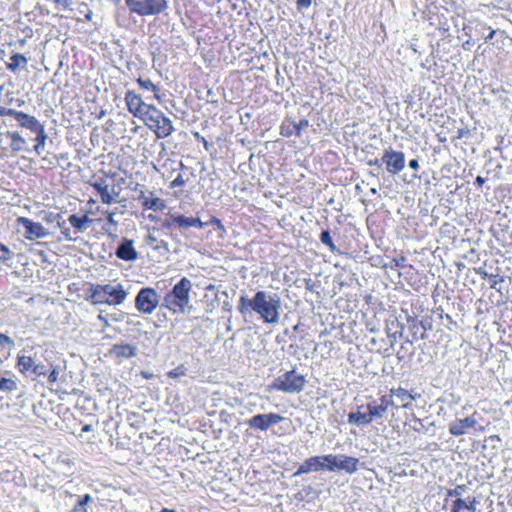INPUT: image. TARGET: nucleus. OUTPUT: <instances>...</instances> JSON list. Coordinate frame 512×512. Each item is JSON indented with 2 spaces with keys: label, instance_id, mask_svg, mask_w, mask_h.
<instances>
[{
  "label": "nucleus",
  "instance_id": "47",
  "mask_svg": "<svg viewBox=\"0 0 512 512\" xmlns=\"http://www.w3.org/2000/svg\"><path fill=\"white\" fill-rule=\"evenodd\" d=\"M193 227H199L201 229L204 227V223L201 222L199 218H193Z\"/></svg>",
  "mask_w": 512,
  "mask_h": 512
},
{
  "label": "nucleus",
  "instance_id": "41",
  "mask_svg": "<svg viewBox=\"0 0 512 512\" xmlns=\"http://www.w3.org/2000/svg\"><path fill=\"white\" fill-rule=\"evenodd\" d=\"M463 491H464V486H457L455 489L449 491V495L460 498Z\"/></svg>",
  "mask_w": 512,
  "mask_h": 512
},
{
  "label": "nucleus",
  "instance_id": "34",
  "mask_svg": "<svg viewBox=\"0 0 512 512\" xmlns=\"http://www.w3.org/2000/svg\"><path fill=\"white\" fill-rule=\"evenodd\" d=\"M61 372H62V370L59 365H55V366L51 365V371L48 374V382L50 384H55L56 382H58L61 379V377H60Z\"/></svg>",
  "mask_w": 512,
  "mask_h": 512
},
{
  "label": "nucleus",
  "instance_id": "49",
  "mask_svg": "<svg viewBox=\"0 0 512 512\" xmlns=\"http://www.w3.org/2000/svg\"><path fill=\"white\" fill-rule=\"evenodd\" d=\"M409 167H410L411 169H414V170L418 169V168H419V163H418V161H417L416 159H412V160H410V162H409Z\"/></svg>",
  "mask_w": 512,
  "mask_h": 512
},
{
  "label": "nucleus",
  "instance_id": "35",
  "mask_svg": "<svg viewBox=\"0 0 512 512\" xmlns=\"http://www.w3.org/2000/svg\"><path fill=\"white\" fill-rule=\"evenodd\" d=\"M150 105H151V104H147V103H145V102H144V103H142V104L139 106V108L137 109V111H134L133 115H134L135 117H138V118L142 119V117L144 116V113L146 112V110H148V109H149V106H150Z\"/></svg>",
  "mask_w": 512,
  "mask_h": 512
},
{
  "label": "nucleus",
  "instance_id": "44",
  "mask_svg": "<svg viewBox=\"0 0 512 512\" xmlns=\"http://www.w3.org/2000/svg\"><path fill=\"white\" fill-rule=\"evenodd\" d=\"M107 214V221L109 224L111 225H114V226H117L118 225V221L115 220L114 218V213L113 212H106Z\"/></svg>",
  "mask_w": 512,
  "mask_h": 512
},
{
  "label": "nucleus",
  "instance_id": "3",
  "mask_svg": "<svg viewBox=\"0 0 512 512\" xmlns=\"http://www.w3.org/2000/svg\"><path fill=\"white\" fill-rule=\"evenodd\" d=\"M128 292L120 283L98 284L92 288L91 298L95 303L121 305L127 298Z\"/></svg>",
  "mask_w": 512,
  "mask_h": 512
},
{
  "label": "nucleus",
  "instance_id": "26",
  "mask_svg": "<svg viewBox=\"0 0 512 512\" xmlns=\"http://www.w3.org/2000/svg\"><path fill=\"white\" fill-rule=\"evenodd\" d=\"M34 361L30 356L18 355L17 367L19 371L25 374L30 369H33Z\"/></svg>",
  "mask_w": 512,
  "mask_h": 512
},
{
  "label": "nucleus",
  "instance_id": "23",
  "mask_svg": "<svg viewBox=\"0 0 512 512\" xmlns=\"http://www.w3.org/2000/svg\"><path fill=\"white\" fill-rule=\"evenodd\" d=\"M69 223L77 229L79 232H84L88 224L92 221L87 215H84L83 217H78L77 215H70L69 216Z\"/></svg>",
  "mask_w": 512,
  "mask_h": 512
},
{
  "label": "nucleus",
  "instance_id": "50",
  "mask_svg": "<svg viewBox=\"0 0 512 512\" xmlns=\"http://www.w3.org/2000/svg\"><path fill=\"white\" fill-rule=\"evenodd\" d=\"M183 372H178L177 370H174V371H170L168 373V376L171 377V378H176L178 377L179 375H182Z\"/></svg>",
  "mask_w": 512,
  "mask_h": 512
},
{
  "label": "nucleus",
  "instance_id": "25",
  "mask_svg": "<svg viewBox=\"0 0 512 512\" xmlns=\"http://www.w3.org/2000/svg\"><path fill=\"white\" fill-rule=\"evenodd\" d=\"M27 58L22 54H13L10 57V62L7 64V68L11 71H15L17 68H24L27 65Z\"/></svg>",
  "mask_w": 512,
  "mask_h": 512
},
{
  "label": "nucleus",
  "instance_id": "8",
  "mask_svg": "<svg viewBox=\"0 0 512 512\" xmlns=\"http://www.w3.org/2000/svg\"><path fill=\"white\" fill-rule=\"evenodd\" d=\"M17 225L22 226L23 231L19 230L23 236L30 241L46 238L49 232L44 226L38 222H34L26 217H18Z\"/></svg>",
  "mask_w": 512,
  "mask_h": 512
},
{
  "label": "nucleus",
  "instance_id": "7",
  "mask_svg": "<svg viewBox=\"0 0 512 512\" xmlns=\"http://www.w3.org/2000/svg\"><path fill=\"white\" fill-rule=\"evenodd\" d=\"M158 304L159 295L153 288H142L135 298V307L143 314H152Z\"/></svg>",
  "mask_w": 512,
  "mask_h": 512
},
{
  "label": "nucleus",
  "instance_id": "54",
  "mask_svg": "<svg viewBox=\"0 0 512 512\" xmlns=\"http://www.w3.org/2000/svg\"><path fill=\"white\" fill-rule=\"evenodd\" d=\"M92 17H93V13H92V11H89V12L86 14V16H85V18H86L87 20H89V21H90V20H92Z\"/></svg>",
  "mask_w": 512,
  "mask_h": 512
},
{
  "label": "nucleus",
  "instance_id": "24",
  "mask_svg": "<svg viewBox=\"0 0 512 512\" xmlns=\"http://www.w3.org/2000/svg\"><path fill=\"white\" fill-rule=\"evenodd\" d=\"M143 205L150 210L163 211L166 208V203L159 197H146Z\"/></svg>",
  "mask_w": 512,
  "mask_h": 512
},
{
  "label": "nucleus",
  "instance_id": "27",
  "mask_svg": "<svg viewBox=\"0 0 512 512\" xmlns=\"http://www.w3.org/2000/svg\"><path fill=\"white\" fill-rule=\"evenodd\" d=\"M161 113L162 112L159 109H157L154 105H150L149 109L146 110L141 120H143V122L147 126H149L150 123L155 122V120L160 117Z\"/></svg>",
  "mask_w": 512,
  "mask_h": 512
},
{
  "label": "nucleus",
  "instance_id": "20",
  "mask_svg": "<svg viewBox=\"0 0 512 512\" xmlns=\"http://www.w3.org/2000/svg\"><path fill=\"white\" fill-rule=\"evenodd\" d=\"M112 353L118 358H131L136 355V347L130 344L114 345Z\"/></svg>",
  "mask_w": 512,
  "mask_h": 512
},
{
  "label": "nucleus",
  "instance_id": "46",
  "mask_svg": "<svg viewBox=\"0 0 512 512\" xmlns=\"http://www.w3.org/2000/svg\"><path fill=\"white\" fill-rule=\"evenodd\" d=\"M210 223L214 224L219 229H222V230L224 229L221 221L219 219H217V218H212Z\"/></svg>",
  "mask_w": 512,
  "mask_h": 512
},
{
  "label": "nucleus",
  "instance_id": "33",
  "mask_svg": "<svg viewBox=\"0 0 512 512\" xmlns=\"http://www.w3.org/2000/svg\"><path fill=\"white\" fill-rule=\"evenodd\" d=\"M172 223L180 228L193 227V217H185L183 215L175 216Z\"/></svg>",
  "mask_w": 512,
  "mask_h": 512
},
{
  "label": "nucleus",
  "instance_id": "51",
  "mask_svg": "<svg viewBox=\"0 0 512 512\" xmlns=\"http://www.w3.org/2000/svg\"><path fill=\"white\" fill-rule=\"evenodd\" d=\"M56 3L61 4L64 7H68L71 3V0H56Z\"/></svg>",
  "mask_w": 512,
  "mask_h": 512
},
{
  "label": "nucleus",
  "instance_id": "36",
  "mask_svg": "<svg viewBox=\"0 0 512 512\" xmlns=\"http://www.w3.org/2000/svg\"><path fill=\"white\" fill-rule=\"evenodd\" d=\"M10 259V250L0 243V261Z\"/></svg>",
  "mask_w": 512,
  "mask_h": 512
},
{
  "label": "nucleus",
  "instance_id": "58",
  "mask_svg": "<svg viewBox=\"0 0 512 512\" xmlns=\"http://www.w3.org/2000/svg\"><path fill=\"white\" fill-rule=\"evenodd\" d=\"M164 225H165L166 227H169V226H170V223L165 222V223H164Z\"/></svg>",
  "mask_w": 512,
  "mask_h": 512
},
{
  "label": "nucleus",
  "instance_id": "31",
  "mask_svg": "<svg viewBox=\"0 0 512 512\" xmlns=\"http://www.w3.org/2000/svg\"><path fill=\"white\" fill-rule=\"evenodd\" d=\"M17 388H18V385L12 377L0 378V390L1 391H15V390H17Z\"/></svg>",
  "mask_w": 512,
  "mask_h": 512
},
{
  "label": "nucleus",
  "instance_id": "29",
  "mask_svg": "<svg viewBox=\"0 0 512 512\" xmlns=\"http://www.w3.org/2000/svg\"><path fill=\"white\" fill-rule=\"evenodd\" d=\"M9 136L11 137V148H12V150L14 152L21 151L23 149L24 144H25V140L17 132L9 133Z\"/></svg>",
  "mask_w": 512,
  "mask_h": 512
},
{
  "label": "nucleus",
  "instance_id": "18",
  "mask_svg": "<svg viewBox=\"0 0 512 512\" xmlns=\"http://www.w3.org/2000/svg\"><path fill=\"white\" fill-rule=\"evenodd\" d=\"M388 405L389 401L387 400L386 396L381 397V403L379 405L368 404L367 413L370 422H372L374 419L383 417L387 412Z\"/></svg>",
  "mask_w": 512,
  "mask_h": 512
},
{
  "label": "nucleus",
  "instance_id": "10",
  "mask_svg": "<svg viewBox=\"0 0 512 512\" xmlns=\"http://www.w3.org/2000/svg\"><path fill=\"white\" fill-rule=\"evenodd\" d=\"M283 417L279 414H259L247 421V424L254 429L267 430L270 426L280 423Z\"/></svg>",
  "mask_w": 512,
  "mask_h": 512
},
{
  "label": "nucleus",
  "instance_id": "6",
  "mask_svg": "<svg viewBox=\"0 0 512 512\" xmlns=\"http://www.w3.org/2000/svg\"><path fill=\"white\" fill-rule=\"evenodd\" d=\"M305 382V378L302 375L290 371L278 377L273 387L286 393H298L303 389Z\"/></svg>",
  "mask_w": 512,
  "mask_h": 512
},
{
  "label": "nucleus",
  "instance_id": "12",
  "mask_svg": "<svg viewBox=\"0 0 512 512\" xmlns=\"http://www.w3.org/2000/svg\"><path fill=\"white\" fill-rule=\"evenodd\" d=\"M324 459L325 455L308 458L300 465L298 470L295 472V475L327 470V465Z\"/></svg>",
  "mask_w": 512,
  "mask_h": 512
},
{
  "label": "nucleus",
  "instance_id": "1",
  "mask_svg": "<svg viewBox=\"0 0 512 512\" xmlns=\"http://www.w3.org/2000/svg\"><path fill=\"white\" fill-rule=\"evenodd\" d=\"M281 298L276 293L258 291L253 298L241 295L238 310L245 315L249 310L254 311L268 324H277L280 319Z\"/></svg>",
  "mask_w": 512,
  "mask_h": 512
},
{
  "label": "nucleus",
  "instance_id": "53",
  "mask_svg": "<svg viewBox=\"0 0 512 512\" xmlns=\"http://www.w3.org/2000/svg\"><path fill=\"white\" fill-rule=\"evenodd\" d=\"M52 218H53V214H51V213H50V214H48V215L44 218V220H45L46 222H52V221H53V219H52Z\"/></svg>",
  "mask_w": 512,
  "mask_h": 512
},
{
  "label": "nucleus",
  "instance_id": "15",
  "mask_svg": "<svg viewBox=\"0 0 512 512\" xmlns=\"http://www.w3.org/2000/svg\"><path fill=\"white\" fill-rule=\"evenodd\" d=\"M116 256L124 261H135L138 253L134 248L132 240H123L116 250Z\"/></svg>",
  "mask_w": 512,
  "mask_h": 512
},
{
  "label": "nucleus",
  "instance_id": "57",
  "mask_svg": "<svg viewBox=\"0 0 512 512\" xmlns=\"http://www.w3.org/2000/svg\"><path fill=\"white\" fill-rule=\"evenodd\" d=\"M493 34H494V31H492V32L489 34V38H490V39L493 37Z\"/></svg>",
  "mask_w": 512,
  "mask_h": 512
},
{
  "label": "nucleus",
  "instance_id": "55",
  "mask_svg": "<svg viewBox=\"0 0 512 512\" xmlns=\"http://www.w3.org/2000/svg\"><path fill=\"white\" fill-rule=\"evenodd\" d=\"M476 181H477L478 183H483V181H484V180H483V178H482V177L478 176V177H477V179H476Z\"/></svg>",
  "mask_w": 512,
  "mask_h": 512
},
{
  "label": "nucleus",
  "instance_id": "14",
  "mask_svg": "<svg viewBox=\"0 0 512 512\" xmlns=\"http://www.w3.org/2000/svg\"><path fill=\"white\" fill-rule=\"evenodd\" d=\"M477 421L474 417H466L458 419L449 425V432L454 436H460L467 432L468 429L473 428Z\"/></svg>",
  "mask_w": 512,
  "mask_h": 512
},
{
  "label": "nucleus",
  "instance_id": "19",
  "mask_svg": "<svg viewBox=\"0 0 512 512\" xmlns=\"http://www.w3.org/2000/svg\"><path fill=\"white\" fill-rule=\"evenodd\" d=\"M17 121L22 127H25L33 132H36L42 127V125L34 116H30L24 112H22L21 115H18Z\"/></svg>",
  "mask_w": 512,
  "mask_h": 512
},
{
  "label": "nucleus",
  "instance_id": "45",
  "mask_svg": "<svg viewBox=\"0 0 512 512\" xmlns=\"http://www.w3.org/2000/svg\"><path fill=\"white\" fill-rule=\"evenodd\" d=\"M21 113L22 112H19V111L13 110V109H8V110H6L5 115L13 116L16 120H18V115H21Z\"/></svg>",
  "mask_w": 512,
  "mask_h": 512
},
{
  "label": "nucleus",
  "instance_id": "21",
  "mask_svg": "<svg viewBox=\"0 0 512 512\" xmlns=\"http://www.w3.org/2000/svg\"><path fill=\"white\" fill-rule=\"evenodd\" d=\"M125 102L128 108V111L133 114L134 111H137L139 106L144 103L141 97L136 94L134 91H128L125 95Z\"/></svg>",
  "mask_w": 512,
  "mask_h": 512
},
{
  "label": "nucleus",
  "instance_id": "22",
  "mask_svg": "<svg viewBox=\"0 0 512 512\" xmlns=\"http://www.w3.org/2000/svg\"><path fill=\"white\" fill-rule=\"evenodd\" d=\"M348 422L357 426H363L370 424V420L367 412H361L359 409L355 412H351L348 415Z\"/></svg>",
  "mask_w": 512,
  "mask_h": 512
},
{
  "label": "nucleus",
  "instance_id": "16",
  "mask_svg": "<svg viewBox=\"0 0 512 512\" xmlns=\"http://www.w3.org/2000/svg\"><path fill=\"white\" fill-rule=\"evenodd\" d=\"M478 501L475 497H468L467 499L457 498L454 501L451 512H476V504Z\"/></svg>",
  "mask_w": 512,
  "mask_h": 512
},
{
  "label": "nucleus",
  "instance_id": "39",
  "mask_svg": "<svg viewBox=\"0 0 512 512\" xmlns=\"http://www.w3.org/2000/svg\"><path fill=\"white\" fill-rule=\"evenodd\" d=\"M320 240L325 245L333 246V242H332L331 236H330L329 232H327V231H323L321 233Z\"/></svg>",
  "mask_w": 512,
  "mask_h": 512
},
{
  "label": "nucleus",
  "instance_id": "37",
  "mask_svg": "<svg viewBox=\"0 0 512 512\" xmlns=\"http://www.w3.org/2000/svg\"><path fill=\"white\" fill-rule=\"evenodd\" d=\"M0 345L1 346L8 345L9 347H13L14 341L9 336L0 333Z\"/></svg>",
  "mask_w": 512,
  "mask_h": 512
},
{
  "label": "nucleus",
  "instance_id": "56",
  "mask_svg": "<svg viewBox=\"0 0 512 512\" xmlns=\"http://www.w3.org/2000/svg\"><path fill=\"white\" fill-rule=\"evenodd\" d=\"M148 240L151 241V242H154L155 241V238L151 235L148 236Z\"/></svg>",
  "mask_w": 512,
  "mask_h": 512
},
{
  "label": "nucleus",
  "instance_id": "9",
  "mask_svg": "<svg viewBox=\"0 0 512 512\" xmlns=\"http://www.w3.org/2000/svg\"><path fill=\"white\" fill-rule=\"evenodd\" d=\"M382 162L386 165L388 172L397 174L405 166V156L402 152L386 149L382 156Z\"/></svg>",
  "mask_w": 512,
  "mask_h": 512
},
{
  "label": "nucleus",
  "instance_id": "4",
  "mask_svg": "<svg viewBox=\"0 0 512 512\" xmlns=\"http://www.w3.org/2000/svg\"><path fill=\"white\" fill-rule=\"evenodd\" d=\"M130 12L140 16H154L168 7L167 0H125Z\"/></svg>",
  "mask_w": 512,
  "mask_h": 512
},
{
  "label": "nucleus",
  "instance_id": "5",
  "mask_svg": "<svg viewBox=\"0 0 512 512\" xmlns=\"http://www.w3.org/2000/svg\"><path fill=\"white\" fill-rule=\"evenodd\" d=\"M324 461L327 465V471L343 470L353 474L358 470L359 460L351 456L328 454L325 455Z\"/></svg>",
  "mask_w": 512,
  "mask_h": 512
},
{
  "label": "nucleus",
  "instance_id": "28",
  "mask_svg": "<svg viewBox=\"0 0 512 512\" xmlns=\"http://www.w3.org/2000/svg\"><path fill=\"white\" fill-rule=\"evenodd\" d=\"M137 82H138V84L140 85L141 88L146 89V90H151L152 92H154L155 98L158 101H161V97L158 94V88L156 87V85H154L152 83V81L150 79H143V78L140 77V78L137 79Z\"/></svg>",
  "mask_w": 512,
  "mask_h": 512
},
{
  "label": "nucleus",
  "instance_id": "32",
  "mask_svg": "<svg viewBox=\"0 0 512 512\" xmlns=\"http://www.w3.org/2000/svg\"><path fill=\"white\" fill-rule=\"evenodd\" d=\"M37 133V136H36V142L37 144L35 145V151L38 153V154H41L43 148H44V145H45V141H46V138H47V135L44 131V128L43 126L38 129L36 131Z\"/></svg>",
  "mask_w": 512,
  "mask_h": 512
},
{
  "label": "nucleus",
  "instance_id": "2",
  "mask_svg": "<svg viewBox=\"0 0 512 512\" xmlns=\"http://www.w3.org/2000/svg\"><path fill=\"white\" fill-rule=\"evenodd\" d=\"M191 281L183 277L162 299V306L173 314L185 313L190 304Z\"/></svg>",
  "mask_w": 512,
  "mask_h": 512
},
{
  "label": "nucleus",
  "instance_id": "30",
  "mask_svg": "<svg viewBox=\"0 0 512 512\" xmlns=\"http://www.w3.org/2000/svg\"><path fill=\"white\" fill-rule=\"evenodd\" d=\"M90 502H92V497L86 494L77 502L70 512H88L87 506Z\"/></svg>",
  "mask_w": 512,
  "mask_h": 512
},
{
  "label": "nucleus",
  "instance_id": "48",
  "mask_svg": "<svg viewBox=\"0 0 512 512\" xmlns=\"http://www.w3.org/2000/svg\"><path fill=\"white\" fill-rule=\"evenodd\" d=\"M62 234L64 235V238H65L66 240H69V241H72V240H73V238H72V236H71V234H70V232H69V229H67V228L63 229V230H62Z\"/></svg>",
  "mask_w": 512,
  "mask_h": 512
},
{
  "label": "nucleus",
  "instance_id": "38",
  "mask_svg": "<svg viewBox=\"0 0 512 512\" xmlns=\"http://www.w3.org/2000/svg\"><path fill=\"white\" fill-rule=\"evenodd\" d=\"M32 372L38 376L46 375V369L43 364H35L34 363Z\"/></svg>",
  "mask_w": 512,
  "mask_h": 512
},
{
  "label": "nucleus",
  "instance_id": "52",
  "mask_svg": "<svg viewBox=\"0 0 512 512\" xmlns=\"http://www.w3.org/2000/svg\"><path fill=\"white\" fill-rule=\"evenodd\" d=\"M92 430V426L89 424H86L82 427L83 432H90Z\"/></svg>",
  "mask_w": 512,
  "mask_h": 512
},
{
  "label": "nucleus",
  "instance_id": "40",
  "mask_svg": "<svg viewBox=\"0 0 512 512\" xmlns=\"http://www.w3.org/2000/svg\"><path fill=\"white\" fill-rule=\"evenodd\" d=\"M185 185V180L183 179V177L181 175H178L171 183H170V187L171 188H175V187H182Z\"/></svg>",
  "mask_w": 512,
  "mask_h": 512
},
{
  "label": "nucleus",
  "instance_id": "13",
  "mask_svg": "<svg viewBox=\"0 0 512 512\" xmlns=\"http://www.w3.org/2000/svg\"><path fill=\"white\" fill-rule=\"evenodd\" d=\"M391 397L393 398L389 404L398 408H407L415 397L403 388H393L390 390Z\"/></svg>",
  "mask_w": 512,
  "mask_h": 512
},
{
  "label": "nucleus",
  "instance_id": "43",
  "mask_svg": "<svg viewBox=\"0 0 512 512\" xmlns=\"http://www.w3.org/2000/svg\"><path fill=\"white\" fill-rule=\"evenodd\" d=\"M312 3V0H297V6L299 9L308 8Z\"/></svg>",
  "mask_w": 512,
  "mask_h": 512
},
{
  "label": "nucleus",
  "instance_id": "11",
  "mask_svg": "<svg viewBox=\"0 0 512 512\" xmlns=\"http://www.w3.org/2000/svg\"><path fill=\"white\" fill-rule=\"evenodd\" d=\"M148 127L155 132L158 138H166L174 131L172 121L163 113L160 114V117L155 122L150 123Z\"/></svg>",
  "mask_w": 512,
  "mask_h": 512
},
{
  "label": "nucleus",
  "instance_id": "42",
  "mask_svg": "<svg viewBox=\"0 0 512 512\" xmlns=\"http://www.w3.org/2000/svg\"><path fill=\"white\" fill-rule=\"evenodd\" d=\"M308 125H309L308 120H305V119H304V120H301V121L299 122V124H298L297 126H295L296 134H297V135H299V134H300V130H301L302 128L307 127Z\"/></svg>",
  "mask_w": 512,
  "mask_h": 512
},
{
  "label": "nucleus",
  "instance_id": "17",
  "mask_svg": "<svg viewBox=\"0 0 512 512\" xmlns=\"http://www.w3.org/2000/svg\"><path fill=\"white\" fill-rule=\"evenodd\" d=\"M91 186L100 194L101 200L105 204H111L114 201V196H118V193H110L108 185L104 179H99L91 183Z\"/></svg>",
  "mask_w": 512,
  "mask_h": 512
}]
</instances>
